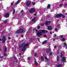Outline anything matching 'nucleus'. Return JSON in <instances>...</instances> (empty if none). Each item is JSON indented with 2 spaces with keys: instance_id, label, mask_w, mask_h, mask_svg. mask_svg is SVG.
<instances>
[{
  "instance_id": "nucleus-55",
  "label": "nucleus",
  "mask_w": 67,
  "mask_h": 67,
  "mask_svg": "<svg viewBox=\"0 0 67 67\" xmlns=\"http://www.w3.org/2000/svg\"><path fill=\"white\" fill-rule=\"evenodd\" d=\"M35 30V31H36V29H33V31H34V30Z\"/></svg>"
},
{
  "instance_id": "nucleus-56",
  "label": "nucleus",
  "mask_w": 67,
  "mask_h": 67,
  "mask_svg": "<svg viewBox=\"0 0 67 67\" xmlns=\"http://www.w3.org/2000/svg\"><path fill=\"white\" fill-rule=\"evenodd\" d=\"M50 34H52V32H50Z\"/></svg>"
},
{
  "instance_id": "nucleus-5",
  "label": "nucleus",
  "mask_w": 67,
  "mask_h": 67,
  "mask_svg": "<svg viewBox=\"0 0 67 67\" xmlns=\"http://www.w3.org/2000/svg\"><path fill=\"white\" fill-rule=\"evenodd\" d=\"M2 42L3 44H4V43H5V40H6V37H5V36H3L2 38Z\"/></svg>"
},
{
  "instance_id": "nucleus-52",
  "label": "nucleus",
  "mask_w": 67,
  "mask_h": 67,
  "mask_svg": "<svg viewBox=\"0 0 67 67\" xmlns=\"http://www.w3.org/2000/svg\"><path fill=\"white\" fill-rule=\"evenodd\" d=\"M46 60H47V62H48V61L49 60V59H48V58H47V59Z\"/></svg>"
},
{
  "instance_id": "nucleus-21",
  "label": "nucleus",
  "mask_w": 67,
  "mask_h": 67,
  "mask_svg": "<svg viewBox=\"0 0 67 67\" xmlns=\"http://www.w3.org/2000/svg\"><path fill=\"white\" fill-rule=\"evenodd\" d=\"M62 41H64V42L66 41V39L65 38H63L62 39Z\"/></svg>"
},
{
  "instance_id": "nucleus-58",
  "label": "nucleus",
  "mask_w": 67,
  "mask_h": 67,
  "mask_svg": "<svg viewBox=\"0 0 67 67\" xmlns=\"http://www.w3.org/2000/svg\"><path fill=\"white\" fill-rule=\"evenodd\" d=\"M21 37H23V35H21Z\"/></svg>"
},
{
  "instance_id": "nucleus-6",
  "label": "nucleus",
  "mask_w": 67,
  "mask_h": 67,
  "mask_svg": "<svg viewBox=\"0 0 67 67\" xmlns=\"http://www.w3.org/2000/svg\"><path fill=\"white\" fill-rule=\"evenodd\" d=\"M24 46V44L23 43L22 44L19 45V48L20 49H21V48H22Z\"/></svg>"
},
{
  "instance_id": "nucleus-37",
  "label": "nucleus",
  "mask_w": 67,
  "mask_h": 67,
  "mask_svg": "<svg viewBox=\"0 0 67 67\" xmlns=\"http://www.w3.org/2000/svg\"><path fill=\"white\" fill-rule=\"evenodd\" d=\"M4 56H6V55H7V53H4Z\"/></svg>"
},
{
  "instance_id": "nucleus-47",
  "label": "nucleus",
  "mask_w": 67,
  "mask_h": 67,
  "mask_svg": "<svg viewBox=\"0 0 67 67\" xmlns=\"http://www.w3.org/2000/svg\"><path fill=\"white\" fill-rule=\"evenodd\" d=\"M11 5L12 6V5H13V4L12 3H11Z\"/></svg>"
},
{
  "instance_id": "nucleus-7",
  "label": "nucleus",
  "mask_w": 67,
  "mask_h": 67,
  "mask_svg": "<svg viewBox=\"0 0 67 67\" xmlns=\"http://www.w3.org/2000/svg\"><path fill=\"white\" fill-rule=\"evenodd\" d=\"M40 31H41V33H42L44 34V33H46V31H45V30L44 29H43V30L40 29Z\"/></svg>"
},
{
  "instance_id": "nucleus-27",
  "label": "nucleus",
  "mask_w": 67,
  "mask_h": 67,
  "mask_svg": "<svg viewBox=\"0 0 67 67\" xmlns=\"http://www.w3.org/2000/svg\"><path fill=\"white\" fill-rule=\"evenodd\" d=\"M63 3H62L61 4H60L59 5V6L60 7H62V6H63Z\"/></svg>"
},
{
  "instance_id": "nucleus-1",
  "label": "nucleus",
  "mask_w": 67,
  "mask_h": 67,
  "mask_svg": "<svg viewBox=\"0 0 67 67\" xmlns=\"http://www.w3.org/2000/svg\"><path fill=\"white\" fill-rule=\"evenodd\" d=\"M24 31V30L23 29H20L17 30L16 32V33L17 34H21L23 33Z\"/></svg>"
},
{
  "instance_id": "nucleus-60",
  "label": "nucleus",
  "mask_w": 67,
  "mask_h": 67,
  "mask_svg": "<svg viewBox=\"0 0 67 67\" xmlns=\"http://www.w3.org/2000/svg\"><path fill=\"white\" fill-rule=\"evenodd\" d=\"M48 22V23H51V21H49Z\"/></svg>"
},
{
  "instance_id": "nucleus-24",
  "label": "nucleus",
  "mask_w": 67,
  "mask_h": 67,
  "mask_svg": "<svg viewBox=\"0 0 67 67\" xmlns=\"http://www.w3.org/2000/svg\"><path fill=\"white\" fill-rule=\"evenodd\" d=\"M37 29L38 30L40 29V26L39 25H38L37 26Z\"/></svg>"
},
{
  "instance_id": "nucleus-50",
  "label": "nucleus",
  "mask_w": 67,
  "mask_h": 67,
  "mask_svg": "<svg viewBox=\"0 0 67 67\" xmlns=\"http://www.w3.org/2000/svg\"><path fill=\"white\" fill-rule=\"evenodd\" d=\"M37 40H38V42H40V38H38Z\"/></svg>"
},
{
  "instance_id": "nucleus-49",
  "label": "nucleus",
  "mask_w": 67,
  "mask_h": 67,
  "mask_svg": "<svg viewBox=\"0 0 67 67\" xmlns=\"http://www.w3.org/2000/svg\"><path fill=\"white\" fill-rule=\"evenodd\" d=\"M21 51H25V50H24V49H22L21 50Z\"/></svg>"
},
{
  "instance_id": "nucleus-19",
  "label": "nucleus",
  "mask_w": 67,
  "mask_h": 67,
  "mask_svg": "<svg viewBox=\"0 0 67 67\" xmlns=\"http://www.w3.org/2000/svg\"><path fill=\"white\" fill-rule=\"evenodd\" d=\"M4 48H5V52L4 53H6L7 52V49L6 47H4Z\"/></svg>"
},
{
  "instance_id": "nucleus-54",
  "label": "nucleus",
  "mask_w": 67,
  "mask_h": 67,
  "mask_svg": "<svg viewBox=\"0 0 67 67\" xmlns=\"http://www.w3.org/2000/svg\"><path fill=\"white\" fill-rule=\"evenodd\" d=\"M47 18H49V15H47Z\"/></svg>"
},
{
  "instance_id": "nucleus-33",
  "label": "nucleus",
  "mask_w": 67,
  "mask_h": 67,
  "mask_svg": "<svg viewBox=\"0 0 67 67\" xmlns=\"http://www.w3.org/2000/svg\"><path fill=\"white\" fill-rule=\"evenodd\" d=\"M4 57L3 56H0V58H3Z\"/></svg>"
},
{
  "instance_id": "nucleus-15",
  "label": "nucleus",
  "mask_w": 67,
  "mask_h": 67,
  "mask_svg": "<svg viewBox=\"0 0 67 67\" xmlns=\"http://www.w3.org/2000/svg\"><path fill=\"white\" fill-rule=\"evenodd\" d=\"M20 0H18L15 3V5H17V4H19V3H20Z\"/></svg>"
},
{
  "instance_id": "nucleus-39",
  "label": "nucleus",
  "mask_w": 67,
  "mask_h": 67,
  "mask_svg": "<svg viewBox=\"0 0 67 67\" xmlns=\"http://www.w3.org/2000/svg\"><path fill=\"white\" fill-rule=\"evenodd\" d=\"M35 63L36 65H37V62H36V61H35Z\"/></svg>"
},
{
  "instance_id": "nucleus-41",
  "label": "nucleus",
  "mask_w": 67,
  "mask_h": 67,
  "mask_svg": "<svg viewBox=\"0 0 67 67\" xmlns=\"http://www.w3.org/2000/svg\"><path fill=\"white\" fill-rule=\"evenodd\" d=\"M11 37H8V40H11Z\"/></svg>"
},
{
  "instance_id": "nucleus-4",
  "label": "nucleus",
  "mask_w": 67,
  "mask_h": 67,
  "mask_svg": "<svg viewBox=\"0 0 67 67\" xmlns=\"http://www.w3.org/2000/svg\"><path fill=\"white\" fill-rule=\"evenodd\" d=\"M62 14H58L55 15V17L56 18H60V17H62Z\"/></svg>"
},
{
  "instance_id": "nucleus-63",
  "label": "nucleus",
  "mask_w": 67,
  "mask_h": 67,
  "mask_svg": "<svg viewBox=\"0 0 67 67\" xmlns=\"http://www.w3.org/2000/svg\"><path fill=\"white\" fill-rule=\"evenodd\" d=\"M46 32L47 33V32H48V31H47V30H46Z\"/></svg>"
},
{
  "instance_id": "nucleus-62",
  "label": "nucleus",
  "mask_w": 67,
  "mask_h": 67,
  "mask_svg": "<svg viewBox=\"0 0 67 67\" xmlns=\"http://www.w3.org/2000/svg\"><path fill=\"white\" fill-rule=\"evenodd\" d=\"M65 5H66V6H67V3L65 4Z\"/></svg>"
},
{
  "instance_id": "nucleus-3",
  "label": "nucleus",
  "mask_w": 67,
  "mask_h": 67,
  "mask_svg": "<svg viewBox=\"0 0 67 67\" xmlns=\"http://www.w3.org/2000/svg\"><path fill=\"white\" fill-rule=\"evenodd\" d=\"M33 11L34 12H35V11H36V10H35V8H31L29 11V12L30 13H33Z\"/></svg>"
},
{
  "instance_id": "nucleus-22",
  "label": "nucleus",
  "mask_w": 67,
  "mask_h": 67,
  "mask_svg": "<svg viewBox=\"0 0 67 67\" xmlns=\"http://www.w3.org/2000/svg\"><path fill=\"white\" fill-rule=\"evenodd\" d=\"M48 21H46L45 23V25H48Z\"/></svg>"
},
{
  "instance_id": "nucleus-48",
  "label": "nucleus",
  "mask_w": 67,
  "mask_h": 67,
  "mask_svg": "<svg viewBox=\"0 0 67 67\" xmlns=\"http://www.w3.org/2000/svg\"><path fill=\"white\" fill-rule=\"evenodd\" d=\"M23 47V48H25V47H26L25 46H24Z\"/></svg>"
},
{
  "instance_id": "nucleus-14",
  "label": "nucleus",
  "mask_w": 67,
  "mask_h": 67,
  "mask_svg": "<svg viewBox=\"0 0 67 67\" xmlns=\"http://www.w3.org/2000/svg\"><path fill=\"white\" fill-rule=\"evenodd\" d=\"M46 43H47V40H45L43 41L42 43V45H44V44H46Z\"/></svg>"
},
{
  "instance_id": "nucleus-59",
  "label": "nucleus",
  "mask_w": 67,
  "mask_h": 67,
  "mask_svg": "<svg viewBox=\"0 0 67 67\" xmlns=\"http://www.w3.org/2000/svg\"><path fill=\"white\" fill-rule=\"evenodd\" d=\"M55 39H53V41H55Z\"/></svg>"
},
{
  "instance_id": "nucleus-29",
  "label": "nucleus",
  "mask_w": 67,
  "mask_h": 67,
  "mask_svg": "<svg viewBox=\"0 0 67 67\" xmlns=\"http://www.w3.org/2000/svg\"><path fill=\"white\" fill-rule=\"evenodd\" d=\"M27 59V60H30V59H31V58H30V57H28Z\"/></svg>"
},
{
  "instance_id": "nucleus-13",
  "label": "nucleus",
  "mask_w": 67,
  "mask_h": 67,
  "mask_svg": "<svg viewBox=\"0 0 67 67\" xmlns=\"http://www.w3.org/2000/svg\"><path fill=\"white\" fill-rule=\"evenodd\" d=\"M23 44H24V46H25L26 47H27V46H28L29 45V43H26L25 44V43H23Z\"/></svg>"
},
{
  "instance_id": "nucleus-31",
  "label": "nucleus",
  "mask_w": 67,
  "mask_h": 67,
  "mask_svg": "<svg viewBox=\"0 0 67 67\" xmlns=\"http://www.w3.org/2000/svg\"><path fill=\"white\" fill-rule=\"evenodd\" d=\"M62 18H65V16H64V15H62Z\"/></svg>"
},
{
  "instance_id": "nucleus-34",
  "label": "nucleus",
  "mask_w": 67,
  "mask_h": 67,
  "mask_svg": "<svg viewBox=\"0 0 67 67\" xmlns=\"http://www.w3.org/2000/svg\"><path fill=\"white\" fill-rule=\"evenodd\" d=\"M32 5H35V2H33L32 3Z\"/></svg>"
},
{
  "instance_id": "nucleus-32",
  "label": "nucleus",
  "mask_w": 67,
  "mask_h": 67,
  "mask_svg": "<svg viewBox=\"0 0 67 67\" xmlns=\"http://www.w3.org/2000/svg\"><path fill=\"white\" fill-rule=\"evenodd\" d=\"M37 56V54L36 53H35L34 54V56L35 57H36Z\"/></svg>"
},
{
  "instance_id": "nucleus-42",
  "label": "nucleus",
  "mask_w": 67,
  "mask_h": 67,
  "mask_svg": "<svg viewBox=\"0 0 67 67\" xmlns=\"http://www.w3.org/2000/svg\"><path fill=\"white\" fill-rule=\"evenodd\" d=\"M24 12V11L23 10H22L21 11V13H23Z\"/></svg>"
},
{
  "instance_id": "nucleus-16",
  "label": "nucleus",
  "mask_w": 67,
  "mask_h": 67,
  "mask_svg": "<svg viewBox=\"0 0 67 67\" xmlns=\"http://www.w3.org/2000/svg\"><path fill=\"white\" fill-rule=\"evenodd\" d=\"M51 8V5L49 4H48L47 6V9H50Z\"/></svg>"
},
{
  "instance_id": "nucleus-64",
  "label": "nucleus",
  "mask_w": 67,
  "mask_h": 67,
  "mask_svg": "<svg viewBox=\"0 0 67 67\" xmlns=\"http://www.w3.org/2000/svg\"><path fill=\"white\" fill-rule=\"evenodd\" d=\"M19 55H21V54L19 53Z\"/></svg>"
},
{
  "instance_id": "nucleus-26",
  "label": "nucleus",
  "mask_w": 67,
  "mask_h": 67,
  "mask_svg": "<svg viewBox=\"0 0 67 67\" xmlns=\"http://www.w3.org/2000/svg\"><path fill=\"white\" fill-rule=\"evenodd\" d=\"M7 21L8 20H6L5 21H4V24H6L7 23Z\"/></svg>"
},
{
  "instance_id": "nucleus-53",
  "label": "nucleus",
  "mask_w": 67,
  "mask_h": 67,
  "mask_svg": "<svg viewBox=\"0 0 67 67\" xmlns=\"http://www.w3.org/2000/svg\"><path fill=\"white\" fill-rule=\"evenodd\" d=\"M15 65V63H14L13 64V66L14 67V66H15V65Z\"/></svg>"
},
{
  "instance_id": "nucleus-43",
  "label": "nucleus",
  "mask_w": 67,
  "mask_h": 67,
  "mask_svg": "<svg viewBox=\"0 0 67 67\" xmlns=\"http://www.w3.org/2000/svg\"><path fill=\"white\" fill-rule=\"evenodd\" d=\"M64 45H65V46L67 45V43H64Z\"/></svg>"
},
{
  "instance_id": "nucleus-12",
  "label": "nucleus",
  "mask_w": 67,
  "mask_h": 67,
  "mask_svg": "<svg viewBox=\"0 0 67 67\" xmlns=\"http://www.w3.org/2000/svg\"><path fill=\"white\" fill-rule=\"evenodd\" d=\"M52 26H49L48 27L47 30H48L49 31L52 30Z\"/></svg>"
},
{
  "instance_id": "nucleus-11",
  "label": "nucleus",
  "mask_w": 67,
  "mask_h": 67,
  "mask_svg": "<svg viewBox=\"0 0 67 67\" xmlns=\"http://www.w3.org/2000/svg\"><path fill=\"white\" fill-rule=\"evenodd\" d=\"M46 52L47 53H49L51 51V49H46Z\"/></svg>"
},
{
  "instance_id": "nucleus-18",
  "label": "nucleus",
  "mask_w": 67,
  "mask_h": 67,
  "mask_svg": "<svg viewBox=\"0 0 67 67\" xmlns=\"http://www.w3.org/2000/svg\"><path fill=\"white\" fill-rule=\"evenodd\" d=\"M63 66V64H59V65H57V67H62Z\"/></svg>"
},
{
  "instance_id": "nucleus-44",
  "label": "nucleus",
  "mask_w": 67,
  "mask_h": 67,
  "mask_svg": "<svg viewBox=\"0 0 67 67\" xmlns=\"http://www.w3.org/2000/svg\"><path fill=\"white\" fill-rule=\"evenodd\" d=\"M44 58H45V59H46H46H47V57H44Z\"/></svg>"
},
{
  "instance_id": "nucleus-36",
  "label": "nucleus",
  "mask_w": 67,
  "mask_h": 67,
  "mask_svg": "<svg viewBox=\"0 0 67 67\" xmlns=\"http://www.w3.org/2000/svg\"><path fill=\"white\" fill-rule=\"evenodd\" d=\"M41 59L42 60H43L44 59L43 58V57H42V56L41 57Z\"/></svg>"
},
{
  "instance_id": "nucleus-46",
  "label": "nucleus",
  "mask_w": 67,
  "mask_h": 67,
  "mask_svg": "<svg viewBox=\"0 0 67 67\" xmlns=\"http://www.w3.org/2000/svg\"><path fill=\"white\" fill-rule=\"evenodd\" d=\"M60 37L61 38H62V37H63V35H60Z\"/></svg>"
},
{
  "instance_id": "nucleus-28",
  "label": "nucleus",
  "mask_w": 67,
  "mask_h": 67,
  "mask_svg": "<svg viewBox=\"0 0 67 67\" xmlns=\"http://www.w3.org/2000/svg\"><path fill=\"white\" fill-rule=\"evenodd\" d=\"M52 54H53L52 53V52H50L49 53V55H50V56H52Z\"/></svg>"
},
{
  "instance_id": "nucleus-45",
  "label": "nucleus",
  "mask_w": 67,
  "mask_h": 67,
  "mask_svg": "<svg viewBox=\"0 0 67 67\" xmlns=\"http://www.w3.org/2000/svg\"><path fill=\"white\" fill-rule=\"evenodd\" d=\"M37 15V14H36V13H35L34 14V16H36Z\"/></svg>"
},
{
  "instance_id": "nucleus-38",
  "label": "nucleus",
  "mask_w": 67,
  "mask_h": 67,
  "mask_svg": "<svg viewBox=\"0 0 67 67\" xmlns=\"http://www.w3.org/2000/svg\"><path fill=\"white\" fill-rule=\"evenodd\" d=\"M41 26H44V24H41Z\"/></svg>"
},
{
  "instance_id": "nucleus-30",
  "label": "nucleus",
  "mask_w": 67,
  "mask_h": 67,
  "mask_svg": "<svg viewBox=\"0 0 67 67\" xmlns=\"http://www.w3.org/2000/svg\"><path fill=\"white\" fill-rule=\"evenodd\" d=\"M5 31V30H3V31L2 32V34H3V32H4V31Z\"/></svg>"
},
{
  "instance_id": "nucleus-40",
  "label": "nucleus",
  "mask_w": 67,
  "mask_h": 67,
  "mask_svg": "<svg viewBox=\"0 0 67 67\" xmlns=\"http://www.w3.org/2000/svg\"><path fill=\"white\" fill-rule=\"evenodd\" d=\"M54 37H56L57 36V35L56 34H54Z\"/></svg>"
},
{
  "instance_id": "nucleus-25",
  "label": "nucleus",
  "mask_w": 67,
  "mask_h": 67,
  "mask_svg": "<svg viewBox=\"0 0 67 67\" xmlns=\"http://www.w3.org/2000/svg\"><path fill=\"white\" fill-rule=\"evenodd\" d=\"M15 10H14L13 12V14H14V13H15Z\"/></svg>"
},
{
  "instance_id": "nucleus-2",
  "label": "nucleus",
  "mask_w": 67,
  "mask_h": 67,
  "mask_svg": "<svg viewBox=\"0 0 67 67\" xmlns=\"http://www.w3.org/2000/svg\"><path fill=\"white\" fill-rule=\"evenodd\" d=\"M36 32H37V35L38 37H40L42 35V33L41 32H40V33H39V31H38L37 29H36Z\"/></svg>"
},
{
  "instance_id": "nucleus-20",
  "label": "nucleus",
  "mask_w": 67,
  "mask_h": 67,
  "mask_svg": "<svg viewBox=\"0 0 67 67\" xmlns=\"http://www.w3.org/2000/svg\"><path fill=\"white\" fill-rule=\"evenodd\" d=\"M32 22L35 21V17H34L33 19L32 20Z\"/></svg>"
},
{
  "instance_id": "nucleus-57",
  "label": "nucleus",
  "mask_w": 67,
  "mask_h": 67,
  "mask_svg": "<svg viewBox=\"0 0 67 67\" xmlns=\"http://www.w3.org/2000/svg\"><path fill=\"white\" fill-rule=\"evenodd\" d=\"M56 47H57V46H54V48H56Z\"/></svg>"
},
{
  "instance_id": "nucleus-51",
  "label": "nucleus",
  "mask_w": 67,
  "mask_h": 67,
  "mask_svg": "<svg viewBox=\"0 0 67 67\" xmlns=\"http://www.w3.org/2000/svg\"><path fill=\"white\" fill-rule=\"evenodd\" d=\"M55 31H58V29H57L56 28L55 29Z\"/></svg>"
},
{
  "instance_id": "nucleus-17",
  "label": "nucleus",
  "mask_w": 67,
  "mask_h": 67,
  "mask_svg": "<svg viewBox=\"0 0 67 67\" xmlns=\"http://www.w3.org/2000/svg\"><path fill=\"white\" fill-rule=\"evenodd\" d=\"M57 61H59V56H57Z\"/></svg>"
},
{
  "instance_id": "nucleus-35",
  "label": "nucleus",
  "mask_w": 67,
  "mask_h": 67,
  "mask_svg": "<svg viewBox=\"0 0 67 67\" xmlns=\"http://www.w3.org/2000/svg\"><path fill=\"white\" fill-rule=\"evenodd\" d=\"M43 36L44 37H46L47 36L46 35H43Z\"/></svg>"
},
{
  "instance_id": "nucleus-9",
  "label": "nucleus",
  "mask_w": 67,
  "mask_h": 67,
  "mask_svg": "<svg viewBox=\"0 0 67 67\" xmlns=\"http://www.w3.org/2000/svg\"><path fill=\"white\" fill-rule=\"evenodd\" d=\"M9 16V14L8 13H7L6 14L4 15V16L5 18H7Z\"/></svg>"
},
{
  "instance_id": "nucleus-8",
  "label": "nucleus",
  "mask_w": 67,
  "mask_h": 67,
  "mask_svg": "<svg viewBox=\"0 0 67 67\" xmlns=\"http://www.w3.org/2000/svg\"><path fill=\"white\" fill-rule=\"evenodd\" d=\"M62 62H64L66 61V59L65 58V57H63L62 59Z\"/></svg>"
},
{
  "instance_id": "nucleus-23",
  "label": "nucleus",
  "mask_w": 67,
  "mask_h": 67,
  "mask_svg": "<svg viewBox=\"0 0 67 67\" xmlns=\"http://www.w3.org/2000/svg\"><path fill=\"white\" fill-rule=\"evenodd\" d=\"M14 60H17V58L15 57H14Z\"/></svg>"
},
{
  "instance_id": "nucleus-10",
  "label": "nucleus",
  "mask_w": 67,
  "mask_h": 67,
  "mask_svg": "<svg viewBox=\"0 0 67 67\" xmlns=\"http://www.w3.org/2000/svg\"><path fill=\"white\" fill-rule=\"evenodd\" d=\"M31 2L30 1H28L26 3V4L27 6H29L30 4H31Z\"/></svg>"
},
{
  "instance_id": "nucleus-61",
  "label": "nucleus",
  "mask_w": 67,
  "mask_h": 67,
  "mask_svg": "<svg viewBox=\"0 0 67 67\" xmlns=\"http://www.w3.org/2000/svg\"><path fill=\"white\" fill-rule=\"evenodd\" d=\"M0 41H2V39L0 38Z\"/></svg>"
}]
</instances>
